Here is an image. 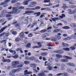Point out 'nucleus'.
I'll use <instances>...</instances> for the list:
<instances>
[{"label":"nucleus","instance_id":"1","mask_svg":"<svg viewBox=\"0 0 76 76\" xmlns=\"http://www.w3.org/2000/svg\"><path fill=\"white\" fill-rule=\"evenodd\" d=\"M24 8H25L23 6L20 7H14V8H12L13 10H14V13L16 14L19 13H20V12H21V10L20 9H23Z\"/></svg>","mask_w":76,"mask_h":76},{"label":"nucleus","instance_id":"2","mask_svg":"<svg viewBox=\"0 0 76 76\" xmlns=\"http://www.w3.org/2000/svg\"><path fill=\"white\" fill-rule=\"evenodd\" d=\"M21 70H22V68H18L16 69H13L10 72L9 75H10V76H12L16 72H20Z\"/></svg>","mask_w":76,"mask_h":76},{"label":"nucleus","instance_id":"3","mask_svg":"<svg viewBox=\"0 0 76 76\" xmlns=\"http://www.w3.org/2000/svg\"><path fill=\"white\" fill-rule=\"evenodd\" d=\"M20 64V62L18 61H14L12 62L11 67L12 68H15L16 66Z\"/></svg>","mask_w":76,"mask_h":76},{"label":"nucleus","instance_id":"4","mask_svg":"<svg viewBox=\"0 0 76 76\" xmlns=\"http://www.w3.org/2000/svg\"><path fill=\"white\" fill-rule=\"evenodd\" d=\"M34 12L32 10H27L25 11V13L23 14V15H26V14H27L28 15H30V14L31 13H34Z\"/></svg>","mask_w":76,"mask_h":76},{"label":"nucleus","instance_id":"5","mask_svg":"<svg viewBox=\"0 0 76 76\" xmlns=\"http://www.w3.org/2000/svg\"><path fill=\"white\" fill-rule=\"evenodd\" d=\"M61 39V36H58L57 35H56L55 36V41H57L58 40L60 39Z\"/></svg>","mask_w":76,"mask_h":76},{"label":"nucleus","instance_id":"6","mask_svg":"<svg viewBox=\"0 0 76 76\" xmlns=\"http://www.w3.org/2000/svg\"><path fill=\"white\" fill-rule=\"evenodd\" d=\"M37 44H38L39 46H34L33 47V48H40V47H41V43L39 42H38L37 43Z\"/></svg>","mask_w":76,"mask_h":76},{"label":"nucleus","instance_id":"7","mask_svg":"<svg viewBox=\"0 0 76 76\" xmlns=\"http://www.w3.org/2000/svg\"><path fill=\"white\" fill-rule=\"evenodd\" d=\"M30 66L33 68H36L37 66V65L35 63L31 64L30 65Z\"/></svg>","mask_w":76,"mask_h":76},{"label":"nucleus","instance_id":"8","mask_svg":"<svg viewBox=\"0 0 76 76\" xmlns=\"http://www.w3.org/2000/svg\"><path fill=\"white\" fill-rule=\"evenodd\" d=\"M33 17H34L33 16H29L27 17L26 19L27 20H28V19L29 20H30V22H31L32 20V18Z\"/></svg>","mask_w":76,"mask_h":76},{"label":"nucleus","instance_id":"9","mask_svg":"<svg viewBox=\"0 0 76 76\" xmlns=\"http://www.w3.org/2000/svg\"><path fill=\"white\" fill-rule=\"evenodd\" d=\"M66 65H68V66H73L74 67H75L76 65L75 64L73 63H68L66 64Z\"/></svg>","mask_w":76,"mask_h":76},{"label":"nucleus","instance_id":"10","mask_svg":"<svg viewBox=\"0 0 76 76\" xmlns=\"http://www.w3.org/2000/svg\"><path fill=\"white\" fill-rule=\"evenodd\" d=\"M68 3L70 4H75L76 3V2L75 1L71 0L69 1V2Z\"/></svg>","mask_w":76,"mask_h":76},{"label":"nucleus","instance_id":"11","mask_svg":"<svg viewBox=\"0 0 76 76\" xmlns=\"http://www.w3.org/2000/svg\"><path fill=\"white\" fill-rule=\"evenodd\" d=\"M50 65H51V64H49L48 65L46 68L47 70H53V67L50 66Z\"/></svg>","mask_w":76,"mask_h":76},{"label":"nucleus","instance_id":"12","mask_svg":"<svg viewBox=\"0 0 76 76\" xmlns=\"http://www.w3.org/2000/svg\"><path fill=\"white\" fill-rule=\"evenodd\" d=\"M67 11L68 12L69 14L71 15L72 14H74V12L72 10L70 9H69L67 10Z\"/></svg>","mask_w":76,"mask_h":76},{"label":"nucleus","instance_id":"13","mask_svg":"<svg viewBox=\"0 0 76 76\" xmlns=\"http://www.w3.org/2000/svg\"><path fill=\"white\" fill-rule=\"evenodd\" d=\"M23 64H24L23 62H21L20 63V64L18 65L17 66V67L18 68H19L20 67H23Z\"/></svg>","mask_w":76,"mask_h":76},{"label":"nucleus","instance_id":"14","mask_svg":"<svg viewBox=\"0 0 76 76\" xmlns=\"http://www.w3.org/2000/svg\"><path fill=\"white\" fill-rule=\"evenodd\" d=\"M55 53H60V54H63L64 53V51H62V50H60L55 51Z\"/></svg>","mask_w":76,"mask_h":76},{"label":"nucleus","instance_id":"15","mask_svg":"<svg viewBox=\"0 0 76 76\" xmlns=\"http://www.w3.org/2000/svg\"><path fill=\"white\" fill-rule=\"evenodd\" d=\"M63 57L64 58H66V60H72V59H73L71 57H70L69 56H63Z\"/></svg>","mask_w":76,"mask_h":76},{"label":"nucleus","instance_id":"16","mask_svg":"<svg viewBox=\"0 0 76 76\" xmlns=\"http://www.w3.org/2000/svg\"><path fill=\"white\" fill-rule=\"evenodd\" d=\"M22 48H19L17 49L16 50V51H20V53H23V51H22Z\"/></svg>","mask_w":76,"mask_h":76},{"label":"nucleus","instance_id":"17","mask_svg":"<svg viewBox=\"0 0 76 76\" xmlns=\"http://www.w3.org/2000/svg\"><path fill=\"white\" fill-rule=\"evenodd\" d=\"M3 37H8V36L9 35V34L4 32L3 33Z\"/></svg>","mask_w":76,"mask_h":76},{"label":"nucleus","instance_id":"18","mask_svg":"<svg viewBox=\"0 0 76 76\" xmlns=\"http://www.w3.org/2000/svg\"><path fill=\"white\" fill-rule=\"evenodd\" d=\"M7 28V26H5L3 28H2L1 29V30H0V33L1 32H3L4 30H5L6 28Z\"/></svg>","mask_w":76,"mask_h":76},{"label":"nucleus","instance_id":"19","mask_svg":"<svg viewBox=\"0 0 76 76\" xmlns=\"http://www.w3.org/2000/svg\"><path fill=\"white\" fill-rule=\"evenodd\" d=\"M20 40H21V41L23 40V39H22V37H20V39H19V38H17L15 39L16 42H19V41H20Z\"/></svg>","mask_w":76,"mask_h":76},{"label":"nucleus","instance_id":"20","mask_svg":"<svg viewBox=\"0 0 76 76\" xmlns=\"http://www.w3.org/2000/svg\"><path fill=\"white\" fill-rule=\"evenodd\" d=\"M62 45L63 47H68L69 46V44L64 43H62Z\"/></svg>","mask_w":76,"mask_h":76},{"label":"nucleus","instance_id":"21","mask_svg":"<svg viewBox=\"0 0 76 76\" xmlns=\"http://www.w3.org/2000/svg\"><path fill=\"white\" fill-rule=\"evenodd\" d=\"M70 26L71 28H75V27H76V24L75 23L71 24L70 25Z\"/></svg>","mask_w":76,"mask_h":76},{"label":"nucleus","instance_id":"22","mask_svg":"<svg viewBox=\"0 0 76 76\" xmlns=\"http://www.w3.org/2000/svg\"><path fill=\"white\" fill-rule=\"evenodd\" d=\"M37 76H47V75L45 74L40 73L37 75Z\"/></svg>","mask_w":76,"mask_h":76},{"label":"nucleus","instance_id":"23","mask_svg":"<svg viewBox=\"0 0 76 76\" xmlns=\"http://www.w3.org/2000/svg\"><path fill=\"white\" fill-rule=\"evenodd\" d=\"M62 76H68L69 75L68 73L66 72L62 73Z\"/></svg>","mask_w":76,"mask_h":76},{"label":"nucleus","instance_id":"24","mask_svg":"<svg viewBox=\"0 0 76 76\" xmlns=\"http://www.w3.org/2000/svg\"><path fill=\"white\" fill-rule=\"evenodd\" d=\"M40 55L42 56H45L47 55V53L45 52L42 53L40 54Z\"/></svg>","mask_w":76,"mask_h":76},{"label":"nucleus","instance_id":"25","mask_svg":"<svg viewBox=\"0 0 76 76\" xmlns=\"http://www.w3.org/2000/svg\"><path fill=\"white\" fill-rule=\"evenodd\" d=\"M48 34L46 33L43 34L42 35V37L43 38H45V37H46L47 36H48Z\"/></svg>","mask_w":76,"mask_h":76},{"label":"nucleus","instance_id":"26","mask_svg":"<svg viewBox=\"0 0 76 76\" xmlns=\"http://www.w3.org/2000/svg\"><path fill=\"white\" fill-rule=\"evenodd\" d=\"M62 28L64 29H70V27L69 26H65L62 27Z\"/></svg>","mask_w":76,"mask_h":76},{"label":"nucleus","instance_id":"27","mask_svg":"<svg viewBox=\"0 0 76 76\" xmlns=\"http://www.w3.org/2000/svg\"><path fill=\"white\" fill-rule=\"evenodd\" d=\"M70 50H71L72 51H74V50H75L76 49V47L75 46H72L70 48Z\"/></svg>","mask_w":76,"mask_h":76},{"label":"nucleus","instance_id":"28","mask_svg":"<svg viewBox=\"0 0 76 76\" xmlns=\"http://www.w3.org/2000/svg\"><path fill=\"white\" fill-rule=\"evenodd\" d=\"M34 60H35V58L34 57H31L30 58V61H34Z\"/></svg>","mask_w":76,"mask_h":76},{"label":"nucleus","instance_id":"29","mask_svg":"<svg viewBox=\"0 0 76 76\" xmlns=\"http://www.w3.org/2000/svg\"><path fill=\"white\" fill-rule=\"evenodd\" d=\"M20 37H22L23 38H25V36L23 34V32H22L20 34Z\"/></svg>","mask_w":76,"mask_h":76},{"label":"nucleus","instance_id":"30","mask_svg":"<svg viewBox=\"0 0 76 76\" xmlns=\"http://www.w3.org/2000/svg\"><path fill=\"white\" fill-rule=\"evenodd\" d=\"M64 67V64H63L62 65L61 67L60 68L61 70H64L65 69Z\"/></svg>","mask_w":76,"mask_h":76},{"label":"nucleus","instance_id":"31","mask_svg":"<svg viewBox=\"0 0 76 76\" xmlns=\"http://www.w3.org/2000/svg\"><path fill=\"white\" fill-rule=\"evenodd\" d=\"M61 62H68V60L67 59H62L61 60Z\"/></svg>","mask_w":76,"mask_h":76},{"label":"nucleus","instance_id":"32","mask_svg":"<svg viewBox=\"0 0 76 76\" xmlns=\"http://www.w3.org/2000/svg\"><path fill=\"white\" fill-rule=\"evenodd\" d=\"M47 30L46 29H44L43 30L40 31V32L41 33H45V32H47Z\"/></svg>","mask_w":76,"mask_h":76},{"label":"nucleus","instance_id":"33","mask_svg":"<svg viewBox=\"0 0 76 76\" xmlns=\"http://www.w3.org/2000/svg\"><path fill=\"white\" fill-rule=\"evenodd\" d=\"M23 4L24 5H25V6H27V5H28V2L27 1H26L23 2Z\"/></svg>","mask_w":76,"mask_h":76},{"label":"nucleus","instance_id":"34","mask_svg":"<svg viewBox=\"0 0 76 76\" xmlns=\"http://www.w3.org/2000/svg\"><path fill=\"white\" fill-rule=\"evenodd\" d=\"M10 32H12V33L13 34V35H15L17 34V32H16L15 31L13 32V30H11Z\"/></svg>","mask_w":76,"mask_h":76},{"label":"nucleus","instance_id":"35","mask_svg":"<svg viewBox=\"0 0 76 76\" xmlns=\"http://www.w3.org/2000/svg\"><path fill=\"white\" fill-rule=\"evenodd\" d=\"M62 7V8H63V9H64V10H66V9H68V8H69V7H68V6H63Z\"/></svg>","mask_w":76,"mask_h":76},{"label":"nucleus","instance_id":"36","mask_svg":"<svg viewBox=\"0 0 76 76\" xmlns=\"http://www.w3.org/2000/svg\"><path fill=\"white\" fill-rule=\"evenodd\" d=\"M30 4H31V5L33 6H35V4H37V3L36 2H32L30 3Z\"/></svg>","mask_w":76,"mask_h":76},{"label":"nucleus","instance_id":"37","mask_svg":"<svg viewBox=\"0 0 76 76\" xmlns=\"http://www.w3.org/2000/svg\"><path fill=\"white\" fill-rule=\"evenodd\" d=\"M44 73H48V72L44 70H42L41 71V73H42V74H45Z\"/></svg>","mask_w":76,"mask_h":76},{"label":"nucleus","instance_id":"38","mask_svg":"<svg viewBox=\"0 0 76 76\" xmlns=\"http://www.w3.org/2000/svg\"><path fill=\"white\" fill-rule=\"evenodd\" d=\"M31 43H28L27 44L26 46V48H30L31 47Z\"/></svg>","mask_w":76,"mask_h":76},{"label":"nucleus","instance_id":"39","mask_svg":"<svg viewBox=\"0 0 76 76\" xmlns=\"http://www.w3.org/2000/svg\"><path fill=\"white\" fill-rule=\"evenodd\" d=\"M59 29H56L53 31V33H57L58 32V31H59Z\"/></svg>","mask_w":76,"mask_h":76},{"label":"nucleus","instance_id":"40","mask_svg":"<svg viewBox=\"0 0 76 76\" xmlns=\"http://www.w3.org/2000/svg\"><path fill=\"white\" fill-rule=\"evenodd\" d=\"M12 57H13V58H14L16 59V58H18L19 57V56H18V55H15L14 56H12Z\"/></svg>","mask_w":76,"mask_h":76},{"label":"nucleus","instance_id":"41","mask_svg":"<svg viewBox=\"0 0 76 76\" xmlns=\"http://www.w3.org/2000/svg\"><path fill=\"white\" fill-rule=\"evenodd\" d=\"M48 63V61H46L45 63V66H48L50 64V63Z\"/></svg>","mask_w":76,"mask_h":76},{"label":"nucleus","instance_id":"42","mask_svg":"<svg viewBox=\"0 0 76 76\" xmlns=\"http://www.w3.org/2000/svg\"><path fill=\"white\" fill-rule=\"evenodd\" d=\"M12 25H15V26H18L19 25L18 24H17V21H15L12 23Z\"/></svg>","mask_w":76,"mask_h":76},{"label":"nucleus","instance_id":"43","mask_svg":"<svg viewBox=\"0 0 76 76\" xmlns=\"http://www.w3.org/2000/svg\"><path fill=\"white\" fill-rule=\"evenodd\" d=\"M50 39L51 40H52V41H54V42H55V37H50Z\"/></svg>","mask_w":76,"mask_h":76},{"label":"nucleus","instance_id":"44","mask_svg":"<svg viewBox=\"0 0 76 76\" xmlns=\"http://www.w3.org/2000/svg\"><path fill=\"white\" fill-rule=\"evenodd\" d=\"M46 14V13H42V15H41L40 16V18H42L44 16H45V15Z\"/></svg>","mask_w":76,"mask_h":76},{"label":"nucleus","instance_id":"45","mask_svg":"<svg viewBox=\"0 0 76 76\" xmlns=\"http://www.w3.org/2000/svg\"><path fill=\"white\" fill-rule=\"evenodd\" d=\"M67 71L68 72H69V73H73L74 72L71 69H68Z\"/></svg>","mask_w":76,"mask_h":76},{"label":"nucleus","instance_id":"46","mask_svg":"<svg viewBox=\"0 0 76 76\" xmlns=\"http://www.w3.org/2000/svg\"><path fill=\"white\" fill-rule=\"evenodd\" d=\"M17 1V0H12L11 1V3L12 4H13L15 3H16Z\"/></svg>","mask_w":76,"mask_h":76},{"label":"nucleus","instance_id":"47","mask_svg":"<svg viewBox=\"0 0 76 76\" xmlns=\"http://www.w3.org/2000/svg\"><path fill=\"white\" fill-rule=\"evenodd\" d=\"M56 57L58 58H61L62 56H61V55L57 54L56 55Z\"/></svg>","mask_w":76,"mask_h":76},{"label":"nucleus","instance_id":"48","mask_svg":"<svg viewBox=\"0 0 76 76\" xmlns=\"http://www.w3.org/2000/svg\"><path fill=\"white\" fill-rule=\"evenodd\" d=\"M33 69L34 72H35V73H37L38 72V71L36 69V68H33Z\"/></svg>","mask_w":76,"mask_h":76},{"label":"nucleus","instance_id":"49","mask_svg":"<svg viewBox=\"0 0 76 76\" xmlns=\"http://www.w3.org/2000/svg\"><path fill=\"white\" fill-rule=\"evenodd\" d=\"M63 50H64V51H69V48H63Z\"/></svg>","mask_w":76,"mask_h":76},{"label":"nucleus","instance_id":"50","mask_svg":"<svg viewBox=\"0 0 76 76\" xmlns=\"http://www.w3.org/2000/svg\"><path fill=\"white\" fill-rule=\"evenodd\" d=\"M6 10H4L1 12V14H5V13H6Z\"/></svg>","mask_w":76,"mask_h":76},{"label":"nucleus","instance_id":"51","mask_svg":"<svg viewBox=\"0 0 76 76\" xmlns=\"http://www.w3.org/2000/svg\"><path fill=\"white\" fill-rule=\"evenodd\" d=\"M53 58H51L48 59V61H50V62H52L53 61Z\"/></svg>","mask_w":76,"mask_h":76},{"label":"nucleus","instance_id":"52","mask_svg":"<svg viewBox=\"0 0 76 76\" xmlns=\"http://www.w3.org/2000/svg\"><path fill=\"white\" fill-rule=\"evenodd\" d=\"M50 1V0H45L44 1V3H49Z\"/></svg>","mask_w":76,"mask_h":76},{"label":"nucleus","instance_id":"53","mask_svg":"<svg viewBox=\"0 0 76 76\" xmlns=\"http://www.w3.org/2000/svg\"><path fill=\"white\" fill-rule=\"evenodd\" d=\"M24 75H28V72L27 70H26L24 71Z\"/></svg>","mask_w":76,"mask_h":76},{"label":"nucleus","instance_id":"54","mask_svg":"<svg viewBox=\"0 0 76 76\" xmlns=\"http://www.w3.org/2000/svg\"><path fill=\"white\" fill-rule=\"evenodd\" d=\"M24 63L25 64H29V62L28 61H26L24 62Z\"/></svg>","mask_w":76,"mask_h":76},{"label":"nucleus","instance_id":"55","mask_svg":"<svg viewBox=\"0 0 76 76\" xmlns=\"http://www.w3.org/2000/svg\"><path fill=\"white\" fill-rule=\"evenodd\" d=\"M41 26L42 27H43L44 26V22H41V24H40Z\"/></svg>","mask_w":76,"mask_h":76},{"label":"nucleus","instance_id":"56","mask_svg":"<svg viewBox=\"0 0 76 76\" xmlns=\"http://www.w3.org/2000/svg\"><path fill=\"white\" fill-rule=\"evenodd\" d=\"M60 60V59L59 58H56L55 59V61L56 62H57L58 63Z\"/></svg>","mask_w":76,"mask_h":76},{"label":"nucleus","instance_id":"57","mask_svg":"<svg viewBox=\"0 0 76 76\" xmlns=\"http://www.w3.org/2000/svg\"><path fill=\"white\" fill-rule=\"evenodd\" d=\"M33 36V34L32 33H30V34H29L28 35V37L29 38H31V37H32Z\"/></svg>","mask_w":76,"mask_h":76},{"label":"nucleus","instance_id":"58","mask_svg":"<svg viewBox=\"0 0 76 76\" xmlns=\"http://www.w3.org/2000/svg\"><path fill=\"white\" fill-rule=\"evenodd\" d=\"M8 14H13L14 13V10H13L11 12H8Z\"/></svg>","mask_w":76,"mask_h":76},{"label":"nucleus","instance_id":"59","mask_svg":"<svg viewBox=\"0 0 76 76\" xmlns=\"http://www.w3.org/2000/svg\"><path fill=\"white\" fill-rule=\"evenodd\" d=\"M1 43H3L4 42V44H6V40H2L1 41Z\"/></svg>","mask_w":76,"mask_h":76},{"label":"nucleus","instance_id":"60","mask_svg":"<svg viewBox=\"0 0 76 76\" xmlns=\"http://www.w3.org/2000/svg\"><path fill=\"white\" fill-rule=\"evenodd\" d=\"M58 18H55L53 19V21H56V20H58Z\"/></svg>","mask_w":76,"mask_h":76},{"label":"nucleus","instance_id":"61","mask_svg":"<svg viewBox=\"0 0 76 76\" xmlns=\"http://www.w3.org/2000/svg\"><path fill=\"white\" fill-rule=\"evenodd\" d=\"M61 75H62V73H60L56 75L55 76H61Z\"/></svg>","mask_w":76,"mask_h":76},{"label":"nucleus","instance_id":"62","mask_svg":"<svg viewBox=\"0 0 76 76\" xmlns=\"http://www.w3.org/2000/svg\"><path fill=\"white\" fill-rule=\"evenodd\" d=\"M6 62L7 63H10L11 62V60L10 59H7Z\"/></svg>","mask_w":76,"mask_h":76},{"label":"nucleus","instance_id":"63","mask_svg":"<svg viewBox=\"0 0 76 76\" xmlns=\"http://www.w3.org/2000/svg\"><path fill=\"white\" fill-rule=\"evenodd\" d=\"M40 15H41V12H38L37 13V16H40Z\"/></svg>","mask_w":76,"mask_h":76},{"label":"nucleus","instance_id":"64","mask_svg":"<svg viewBox=\"0 0 76 76\" xmlns=\"http://www.w3.org/2000/svg\"><path fill=\"white\" fill-rule=\"evenodd\" d=\"M4 21V19H0V23H3Z\"/></svg>","mask_w":76,"mask_h":76}]
</instances>
